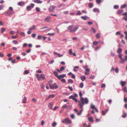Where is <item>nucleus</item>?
Returning a JSON list of instances; mask_svg holds the SVG:
<instances>
[{
	"mask_svg": "<svg viewBox=\"0 0 127 127\" xmlns=\"http://www.w3.org/2000/svg\"><path fill=\"white\" fill-rule=\"evenodd\" d=\"M49 97L50 98H53L55 97V95L54 94L50 95H49Z\"/></svg>",
	"mask_w": 127,
	"mask_h": 127,
	"instance_id": "4d7b16f0",
	"label": "nucleus"
},
{
	"mask_svg": "<svg viewBox=\"0 0 127 127\" xmlns=\"http://www.w3.org/2000/svg\"><path fill=\"white\" fill-rule=\"evenodd\" d=\"M34 4L32 3H31L30 5V6L31 8H32L34 7Z\"/></svg>",
	"mask_w": 127,
	"mask_h": 127,
	"instance_id": "3c124183",
	"label": "nucleus"
},
{
	"mask_svg": "<svg viewBox=\"0 0 127 127\" xmlns=\"http://www.w3.org/2000/svg\"><path fill=\"white\" fill-rule=\"evenodd\" d=\"M9 10L5 11V13L8 15H11L13 14L14 12L13 11V8L11 7H10L9 8Z\"/></svg>",
	"mask_w": 127,
	"mask_h": 127,
	"instance_id": "7ed1b4c3",
	"label": "nucleus"
},
{
	"mask_svg": "<svg viewBox=\"0 0 127 127\" xmlns=\"http://www.w3.org/2000/svg\"><path fill=\"white\" fill-rule=\"evenodd\" d=\"M89 7L90 8H92L93 6V4L92 3H89L88 4Z\"/></svg>",
	"mask_w": 127,
	"mask_h": 127,
	"instance_id": "5701e85b",
	"label": "nucleus"
},
{
	"mask_svg": "<svg viewBox=\"0 0 127 127\" xmlns=\"http://www.w3.org/2000/svg\"><path fill=\"white\" fill-rule=\"evenodd\" d=\"M57 123L56 122H54L53 123L52 126L53 127L56 126V125Z\"/></svg>",
	"mask_w": 127,
	"mask_h": 127,
	"instance_id": "37998d69",
	"label": "nucleus"
},
{
	"mask_svg": "<svg viewBox=\"0 0 127 127\" xmlns=\"http://www.w3.org/2000/svg\"><path fill=\"white\" fill-rule=\"evenodd\" d=\"M55 34V33H48L47 34V35H51L52 36L54 35Z\"/></svg>",
	"mask_w": 127,
	"mask_h": 127,
	"instance_id": "f704fd0d",
	"label": "nucleus"
},
{
	"mask_svg": "<svg viewBox=\"0 0 127 127\" xmlns=\"http://www.w3.org/2000/svg\"><path fill=\"white\" fill-rule=\"evenodd\" d=\"M124 33L126 34L125 38L127 40V32H125Z\"/></svg>",
	"mask_w": 127,
	"mask_h": 127,
	"instance_id": "69168bd1",
	"label": "nucleus"
},
{
	"mask_svg": "<svg viewBox=\"0 0 127 127\" xmlns=\"http://www.w3.org/2000/svg\"><path fill=\"white\" fill-rule=\"evenodd\" d=\"M123 12V10H118L117 12V14H121Z\"/></svg>",
	"mask_w": 127,
	"mask_h": 127,
	"instance_id": "6ab92c4d",
	"label": "nucleus"
},
{
	"mask_svg": "<svg viewBox=\"0 0 127 127\" xmlns=\"http://www.w3.org/2000/svg\"><path fill=\"white\" fill-rule=\"evenodd\" d=\"M119 69L118 67L116 68L115 69V71L116 73H118L119 71Z\"/></svg>",
	"mask_w": 127,
	"mask_h": 127,
	"instance_id": "8fccbe9b",
	"label": "nucleus"
},
{
	"mask_svg": "<svg viewBox=\"0 0 127 127\" xmlns=\"http://www.w3.org/2000/svg\"><path fill=\"white\" fill-rule=\"evenodd\" d=\"M86 79V77L84 76L81 77V79L83 81H84Z\"/></svg>",
	"mask_w": 127,
	"mask_h": 127,
	"instance_id": "bb28decb",
	"label": "nucleus"
},
{
	"mask_svg": "<svg viewBox=\"0 0 127 127\" xmlns=\"http://www.w3.org/2000/svg\"><path fill=\"white\" fill-rule=\"evenodd\" d=\"M33 2L38 3H41L42 2V1L40 0H34Z\"/></svg>",
	"mask_w": 127,
	"mask_h": 127,
	"instance_id": "f8f14e48",
	"label": "nucleus"
},
{
	"mask_svg": "<svg viewBox=\"0 0 127 127\" xmlns=\"http://www.w3.org/2000/svg\"><path fill=\"white\" fill-rule=\"evenodd\" d=\"M54 53L55 54L57 55L59 57H61L63 56V55H61L60 54L58 53L55 52H54Z\"/></svg>",
	"mask_w": 127,
	"mask_h": 127,
	"instance_id": "4468645a",
	"label": "nucleus"
},
{
	"mask_svg": "<svg viewBox=\"0 0 127 127\" xmlns=\"http://www.w3.org/2000/svg\"><path fill=\"white\" fill-rule=\"evenodd\" d=\"M64 69V66H62L60 68V70L63 71Z\"/></svg>",
	"mask_w": 127,
	"mask_h": 127,
	"instance_id": "e2e57ef3",
	"label": "nucleus"
},
{
	"mask_svg": "<svg viewBox=\"0 0 127 127\" xmlns=\"http://www.w3.org/2000/svg\"><path fill=\"white\" fill-rule=\"evenodd\" d=\"M53 105L52 103H49L48 104V106L50 109H51L53 107Z\"/></svg>",
	"mask_w": 127,
	"mask_h": 127,
	"instance_id": "2eb2a0df",
	"label": "nucleus"
},
{
	"mask_svg": "<svg viewBox=\"0 0 127 127\" xmlns=\"http://www.w3.org/2000/svg\"><path fill=\"white\" fill-rule=\"evenodd\" d=\"M12 43L14 44H17L18 43V41L16 40H14L12 41Z\"/></svg>",
	"mask_w": 127,
	"mask_h": 127,
	"instance_id": "473e14b6",
	"label": "nucleus"
},
{
	"mask_svg": "<svg viewBox=\"0 0 127 127\" xmlns=\"http://www.w3.org/2000/svg\"><path fill=\"white\" fill-rule=\"evenodd\" d=\"M69 53L70 55H72V50L71 49H69Z\"/></svg>",
	"mask_w": 127,
	"mask_h": 127,
	"instance_id": "58836bf2",
	"label": "nucleus"
},
{
	"mask_svg": "<svg viewBox=\"0 0 127 127\" xmlns=\"http://www.w3.org/2000/svg\"><path fill=\"white\" fill-rule=\"evenodd\" d=\"M90 78L92 79H93L95 78V77L94 75H92L90 77Z\"/></svg>",
	"mask_w": 127,
	"mask_h": 127,
	"instance_id": "0e129e2a",
	"label": "nucleus"
},
{
	"mask_svg": "<svg viewBox=\"0 0 127 127\" xmlns=\"http://www.w3.org/2000/svg\"><path fill=\"white\" fill-rule=\"evenodd\" d=\"M51 17L50 16H48L46 17L45 19L44 22H50V18Z\"/></svg>",
	"mask_w": 127,
	"mask_h": 127,
	"instance_id": "1a4fd4ad",
	"label": "nucleus"
},
{
	"mask_svg": "<svg viewBox=\"0 0 127 127\" xmlns=\"http://www.w3.org/2000/svg\"><path fill=\"white\" fill-rule=\"evenodd\" d=\"M73 27L72 25H70L67 27V29L69 30V32H75L79 28V26L78 25H76L73 29H72Z\"/></svg>",
	"mask_w": 127,
	"mask_h": 127,
	"instance_id": "f03ea898",
	"label": "nucleus"
},
{
	"mask_svg": "<svg viewBox=\"0 0 127 127\" xmlns=\"http://www.w3.org/2000/svg\"><path fill=\"white\" fill-rule=\"evenodd\" d=\"M93 10L94 12H97L98 13L99 12V11L98 9L96 8H94L93 9Z\"/></svg>",
	"mask_w": 127,
	"mask_h": 127,
	"instance_id": "4be33fe9",
	"label": "nucleus"
},
{
	"mask_svg": "<svg viewBox=\"0 0 127 127\" xmlns=\"http://www.w3.org/2000/svg\"><path fill=\"white\" fill-rule=\"evenodd\" d=\"M56 7L54 5L50 6L48 8V10L50 12H53L55 10Z\"/></svg>",
	"mask_w": 127,
	"mask_h": 127,
	"instance_id": "6e6552de",
	"label": "nucleus"
},
{
	"mask_svg": "<svg viewBox=\"0 0 127 127\" xmlns=\"http://www.w3.org/2000/svg\"><path fill=\"white\" fill-rule=\"evenodd\" d=\"M76 14L77 15H80L81 14V13L80 11H78Z\"/></svg>",
	"mask_w": 127,
	"mask_h": 127,
	"instance_id": "4c0bfd02",
	"label": "nucleus"
},
{
	"mask_svg": "<svg viewBox=\"0 0 127 127\" xmlns=\"http://www.w3.org/2000/svg\"><path fill=\"white\" fill-rule=\"evenodd\" d=\"M88 102V101L87 98H85L83 97H81L80 98V100L78 101V105L80 106V108L82 109L81 110L80 112H82L83 111L82 109L83 106L85 104H87Z\"/></svg>",
	"mask_w": 127,
	"mask_h": 127,
	"instance_id": "f257e3e1",
	"label": "nucleus"
},
{
	"mask_svg": "<svg viewBox=\"0 0 127 127\" xmlns=\"http://www.w3.org/2000/svg\"><path fill=\"white\" fill-rule=\"evenodd\" d=\"M71 108V106H66V109L67 110L69 109H70Z\"/></svg>",
	"mask_w": 127,
	"mask_h": 127,
	"instance_id": "338daca9",
	"label": "nucleus"
},
{
	"mask_svg": "<svg viewBox=\"0 0 127 127\" xmlns=\"http://www.w3.org/2000/svg\"><path fill=\"white\" fill-rule=\"evenodd\" d=\"M122 49L120 48H119L117 50V52L119 54V53H121L122 52Z\"/></svg>",
	"mask_w": 127,
	"mask_h": 127,
	"instance_id": "dca6fc26",
	"label": "nucleus"
},
{
	"mask_svg": "<svg viewBox=\"0 0 127 127\" xmlns=\"http://www.w3.org/2000/svg\"><path fill=\"white\" fill-rule=\"evenodd\" d=\"M75 117V115L73 114H72L71 115V117L72 119H74Z\"/></svg>",
	"mask_w": 127,
	"mask_h": 127,
	"instance_id": "bf43d9fd",
	"label": "nucleus"
},
{
	"mask_svg": "<svg viewBox=\"0 0 127 127\" xmlns=\"http://www.w3.org/2000/svg\"><path fill=\"white\" fill-rule=\"evenodd\" d=\"M49 86L50 88L52 89H56L58 87V86L56 83H54L52 85L50 84Z\"/></svg>",
	"mask_w": 127,
	"mask_h": 127,
	"instance_id": "0eeeda50",
	"label": "nucleus"
},
{
	"mask_svg": "<svg viewBox=\"0 0 127 127\" xmlns=\"http://www.w3.org/2000/svg\"><path fill=\"white\" fill-rule=\"evenodd\" d=\"M66 74H65L60 75L58 76V78L59 79L61 80V78L65 77L66 76Z\"/></svg>",
	"mask_w": 127,
	"mask_h": 127,
	"instance_id": "9d476101",
	"label": "nucleus"
},
{
	"mask_svg": "<svg viewBox=\"0 0 127 127\" xmlns=\"http://www.w3.org/2000/svg\"><path fill=\"white\" fill-rule=\"evenodd\" d=\"M91 28L92 30L93 31L94 33H95L96 32V31L95 29L93 28Z\"/></svg>",
	"mask_w": 127,
	"mask_h": 127,
	"instance_id": "13d9d810",
	"label": "nucleus"
},
{
	"mask_svg": "<svg viewBox=\"0 0 127 127\" xmlns=\"http://www.w3.org/2000/svg\"><path fill=\"white\" fill-rule=\"evenodd\" d=\"M68 88L71 91H73V89L72 87L69 86L68 87Z\"/></svg>",
	"mask_w": 127,
	"mask_h": 127,
	"instance_id": "052dcab7",
	"label": "nucleus"
},
{
	"mask_svg": "<svg viewBox=\"0 0 127 127\" xmlns=\"http://www.w3.org/2000/svg\"><path fill=\"white\" fill-rule=\"evenodd\" d=\"M35 9L36 11H37L38 12L40 11V8L38 7H36L35 8Z\"/></svg>",
	"mask_w": 127,
	"mask_h": 127,
	"instance_id": "49530a36",
	"label": "nucleus"
},
{
	"mask_svg": "<svg viewBox=\"0 0 127 127\" xmlns=\"http://www.w3.org/2000/svg\"><path fill=\"white\" fill-rule=\"evenodd\" d=\"M35 26L34 25H33L32 27H30L29 28V30H34L35 29Z\"/></svg>",
	"mask_w": 127,
	"mask_h": 127,
	"instance_id": "c756f323",
	"label": "nucleus"
},
{
	"mask_svg": "<svg viewBox=\"0 0 127 127\" xmlns=\"http://www.w3.org/2000/svg\"><path fill=\"white\" fill-rule=\"evenodd\" d=\"M3 5H0V10L2 9L3 8Z\"/></svg>",
	"mask_w": 127,
	"mask_h": 127,
	"instance_id": "864d4df0",
	"label": "nucleus"
},
{
	"mask_svg": "<svg viewBox=\"0 0 127 127\" xmlns=\"http://www.w3.org/2000/svg\"><path fill=\"white\" fill-rule=\"evenodd\" d=\"M83 84L82 83H80V87L81 88H82L83 87Z\"/></svg>",
	"mask_w": 127,
	"mask_h": 127,
	"instance_id": "c03bdc74",
	"label": "nucleus"
},
{
	"mask_svg": "<svg viewBox=\"0 0 127 127\" xmlns=\"http://www.w3.org/2000/svg\"><path fill=\"white\" fill-rule=\"evenodd\" d=\"M120 83L122 86H124L126 84V82L125 81L123 82L121 81L120 82Z\"/></svg>",
	"mask_w": 127,
	"mask_h": 127,
	"instance_id": "aec40b11",
	"label": "nucleus"
},
{
	"mask_svg": "<svg viewBox=\"0 0 127 127\" xmlns=\"http://www.w3.org/2000/svg\"><path fill=\"white\" fill-rule=\"evenodd\" d=\"M43 37V36L41 35H38L37 37V39L38 40H40Z\"/></svg>",
	"mask_w": 127,
	"mask_h": 127,
	"instance_id": "cd10ccee",
	"label": "nucleus"
},
{
	"mask_svg": "<svg viewBox=\"0 0 127 127\" xmlns=\"http://www.w3.org/2000/svg\"><path fill=\"white\" fill-rule=\"evenodd\" d=\"M44 122L43 120H42L41 122V125L42 126H43L44 125Z\"/></svg>",
	"mask_w": 127,
	"mask_h": 127,
	"instance_id": "774afa93",
	"label": "nucleus"
},
{
	"mask_svg": "<svg viewBox=\"0 0 127 127\" xmlns=\"http://www.w3.org/2000/svg\"><path fill=\"white\" fill-rule=\"evenodd\" d=\"M86 72H85V73L86 75H88L89 74V68H86L85 69Z\"/></svg>",
	"mask_w": 127,
	"mask_h": 127,
	"instance_id": "ddd939ff",
	"label": "nucleus"
},
{
	"mask_svg": "<svg viewBox=\"0 0 127 127\" xmlns=\"http://www.w3.org/2000/svg\"><path fill=\"white\" fill-rule=\"evenodd\" d=\"M125 61V60H124L123 58H122L120 59L119 62L121 64H123L124 63Z\"/></svg>",
	"mask_w": 127,
	"mask_h": 127,
	"instance_id": "f3484780",
	"label": "nucleus"
},
{
	"mask_svg": "<svg viewBox=\"0 0 127 127\" xmlns=\"http://www.w3.org/2000/svg\"><path fill=\"white\" fill-rule=\"evenodd\" d=\"M123 15L124 16H126V17L123 18V19L126 21H127V12H126L123 13Z\"/></svg>",
	"mask_w": 127,
	"mask_h": 127,
	"instance_id": "9b49d317",
	"label": "nucleus"
},
{
	"mask_svg": "<svg viewBox=\"0 0 127 127\" xmlns=\"http://www.w3.org/2000/svg\"><path fill=\"white\" fill-rule=\"evenodd\" d=\"M24 4L23 2H21L18 3V5L20 6L23 5Z\"/></svg>",
	"mask_w": 127,
	"mask_h": 127,
	"instance_id": "a878e982",
	"label": "nucleus"
},
{
	"mask_svg": "<svg viewBox=\"0 0 127 127\" xmlns=\"http://www.w3.org/2000/svg\"><path fill=\"white\" fill-rule=\"evenodd\" d=\"M18 35L16 34L15 35H13L12 36V38L13 39H15L17 37Z\"/></svg>",
	"mask_w": 127,
	"mask_h": 127,
	"instance_id": "72a5a7b5",
	"label": "nucleus"
},
{
	"mask_svg": "<svg viewBox=\"0 0 127 127\" xmlns=\"http://www.w3.org/2000/svg\"><path fill=\"white\" fill-rule=\"evenodd\" d=\"M53 73L54 74L55 76L58 78V76L59 75H58L57 72L55 71H53Z\"/></svg>",
	"mask_w": 127,
	"mask_h": 127,
	"instance_id": "b1692460",
	"label": "nucleus"
},
{
	"mask_svg": "<svg viewBox=\"0 0 127 127\" xmlns=\"http://www.w3.org/2000/svg\"><path fill=\"white\" fill-rule=\"evenodd\" d=\"M63 123L65 124H71L72 123V122L70 119L68 118H65L64 120L62 121Z\"/></svg>",
	"mask_w": 127,
	"mask_h": 127,
	"instance_id": "39448f33",
	"label": "nucleus"
},
{
	"mask_svg": "<svg viewBox=\"0 0 127 127\" xmlns=\"http://www.w3.org/2000/svg\"><path fill=\"white\" fill-rule=\"evenodd\" d=\"M123 56V55L122 54H121V53L119 54H118L119 57L121 59V58H122V57Z\"/></svg>",
	"mask_w": 127,
	"mask_h": 127,
	"instance_id": "79ce46f5",
	"label": "nucleus"
},
{
	"mask_svg": "<svg viewBox=\"0 0 127 127\" xmlns=\"http://www.w3.org/2000/svg\"><path fill=\"white\" fill-rule=\"evenodd\" d=\"M1 33H3L5 30V29L4 28H2L1 29Z\"/></svg>",
	"mask_w": 127,
	"mask_h": 127,
	"instance_id": "ea45409f",
	"label": "nucleus"
},
{
	"mask_svg": "<svg viewBox=\"0 0 127 127\" xmlns=\"http://www.w3.org/2000/svg\"><path fill=\"white\" fill-rule=\"evenodd\" d=\"M96 38H100V36L99 34L98 33H97L96 35Z\"/></svg>",
	"mask_w": 127,
	"mask_h": 127,
	"instance_id": "09e8293b",
	"label": "nucleus"
},
{
	"mask_svg": "<svg viewBox=\"0 0 127 127\" xmlns=\"http://www.w3.org/2000/svg\"><path fill=\"white\" fill-rule=\"evenodd\" d=\"M101 112H102V114L103 115H105V113H106V112L105 111H102Z\"/></svg>",
	"mask_w": 127,
	"mask_h": 127,
	"instance_id": "680f3d73",
	"label": "nucleus"
},
{
	"mask_svg": "<svg viewBox=\"0 0 127 127\" xmlns=\"http://www.w3.org/2000/svg\"><path fill=\"white\" fill-rule=\"evenodd\" d=\"M101 1V0H96V2L98 4H100Z\"/></svg>",
	"mask_w": 127,
	"mask_h": 127,
	"instance_id": "e433bc0d",
	"label": "nucleus"
},
{
	"mask_svg": "<svg viewBox=\"0 0 127 127\" xmlns=\"http://www.w3.org/2000/svg\"><path fill=\"white\" fill-rule=\"evenodd\" d=\"M91 108L93 109H95L96 111L97 112H98V111L97 109L96 108L95 106L94 105H91Z\"/></svg>",
	"mask_w": 127,
	"mask_h": 127,
	"instance_id": "412c9836",
	"label": "nucleus"
},
{
	"mask_svg": "<svg viewBox=\"0 0 127 127\" xmlns=\"http://www.w3.org/2000/svg\"><path fill=\"white\" fill-rule=\"evenodd\" d=\"M81 18L82 19L85 20H86L87 19V17L86 16H82L81 17Z\"/></svg>",
	"mask_w": 127,
	"mask_h": 127,
	"instance_id": "c85d7f7f",
	"label": "nucleus"
},
{
	"mask_svg": "<svg viewBox=\"0 0 127 127\" xmlns=\"http://www.w3.org/2000/svg\"><path fill=\"white\" fill-rule=\"evenodd\" d=\"M36 72L37 73H42V72L40 69H38L36 71Z\"/></svg>",
	"mask_w": 127,
	"mask_h": 127,
	"instance_id": "6e6d98bb",
	"label": "nucleus"
},
{
	"mask_svg": "<svg viewBox=\"0 0 127 127\" xmlns=\"http://www.w3.org/2000/svg\"><path fill=\"white\" fill-rule=\"evenodd\" d=\"M36 35V34L35 33H33L31 35L32 36L33 38H34L35 37Z\"/></svg>",
	"mask_w": 127,
	"mask_h": 127,
	"instance_id": "603ef678",
	"label": "nucleus"
},
{
	"mask_svg": "<svg viewBox=\"0 0 127 127\" xmlns=\"http://www.w3.org/2000/svg\"><path fill=\"white\" fill-rule=\"evenodd\" d=\"M119 8V6L118 5H115L114 7V8L115 9H117Z\"/></svg>",
	"mask_w": 127,
	"mask_h": 127,
	"instance_id": "5fc2aeb1",
	"label": "nucleus"
},
{
	"mask_svg": "<svg viewBox=\"0 0 127 127\" xmlns=\"http://www.w3.org/2000/svg\"><path fill=\"white\" fill-rule=\"evenodd\" d=\"M98 43V42L96 41H95L93 42V44L94 45H96Z\"/></svg>",
	"mask_w": 127,
	"mask_h": 127,
	"instance_id": "a18cd8bd",
	"label": "nucleus"
},
{
	"mask_svg": "<svg viewBox=\"0 0 127 127\" xmlns=\"http://www.w3.org/2000/svg\"><path fill=\"white\" fill-rule=\"evenodd\" d=\"M25 74H27L29 73V71L28 70H26L24 72Z\"/></svg>",
	"mask_w": 127,
	"mask_h": 127,
	"instance_id": "a19ab883",
	"label": "nucleus"
},
{
	"mask_svg": "<svg viewBox=\"0 0 127 127\" xmlns=\"http://www.w3.org/2000/svg\"><path fill=\"white\" fill-rule=\"evenodd\" d=\"M32 8L30 6H28L27 7V11L30 10Z\"/></svg>",
	"mask_w": 127,
	"mask_h": 127,
	"instance_id": "7c9ffc66",
	"label": "nucleus"
},
{
	"mask_svg": "<svg viewBox=\"0 0 127 127\" xmlns=\"http://www.w3.org/2000/svg\"><path fill=\"white\" fill-rule=\"evenodd\" d=\"M74 95H72L70 96L69 97V99H73L74 101L76 102H77V100L76 98V97H78V95L76 94H74Z\"/></svg>",
	"mask_w": 127,
	"mask_h": 127,
	"instance_id": "423d86ee",
	"label": "nucleus"
},
{
	"mask_svg": "<svg viewBox=\"0 0 127 127\" xmlns=\"http://www.w3.org/2000/svg\"><path fill=\"white\" fill-rule=\"evenodd\" d=\"M36 76L37 79L39 81H40L41 80V78L43 80L45 79V76L43 73L41 74L40 76L39 74H36Z\"/></svg>",
	"mask_w": 127,
	"mask_h": 127,
	"instance_id": "20e7f679",
	"label": "nucleus"
},
{
	"mask_svg": "<svg viewBox=\"0 0 127 127\" xmlns=\"http://www.w3.org/2000/svg\"><path fill=\"white\" fill-rule=\"evenodd\" d=\"M127 6V5L126 4H125L124 5H122L121 7V8H125Z\"/></svg>",
	"mask_w": 127,
	"mask_h": 127,
	"instance_id": "de8ad7c7",
	"label": "nucleus"
},
{
	"mask_svg": "<svg viewBox=\"0 0 127 127\" xmlns=\"http://www.w3.org/2000/svg\"><path fill=\"white\" fill-rule=\"evenodd\" d=\"M68 83L72 84L73 82V81L71 79H69L68 81Z\"/></svg>",
	"mask_w": 127,
	"mask_h": 127,
	"instance_id": "393cba45",
	"label": "nucleus"
},
{
	"mask_svg": "<svg viewBox=\"0 0 127 127\" xmlns=\"http://www.w3.org/2000/svg\"><path fill=\"white\" fill-rule=\"evenodd\" d=\"M88 119L89 121L91 122H93V119L92 117H90L88 118Z\"/></svg>",
	"mask_w": 127,
	"mask_h": 127,
	"instance_id": "2f4dec72",
	"label": "nucleus"
},
{
	"mask_svg": "<svg viewBox=\"0 0 127 127\" xmlns=\"http://www.w3.org/2000/svg\"><path fill=\"white\" fill-rule=\"evenodd\" d=\"M27 99V97L26 96H24V98L23 100L22 103H26V102Z\"/></svg>",
	"mask_w": 127,
	"mask_h": 127,
	"instance_id": "a211bd4d",
	"label": "nucleus"
},
{
	"mask_svg": "<svg viewBox=\"0 0 127 127\" xmlns=\"http://www.w3.org/2000/svg\"><path fill=\"white\" fill-rule=\"evenodd\" d=\"M127 115V113H124L122 116V117L123 118H125Z\"/></svg>",
	"mask_w": 127,
	"mask_h": 127,
	"instance_id": "c9c22d12",
	"label": "nucleus"
}]
</instances>
